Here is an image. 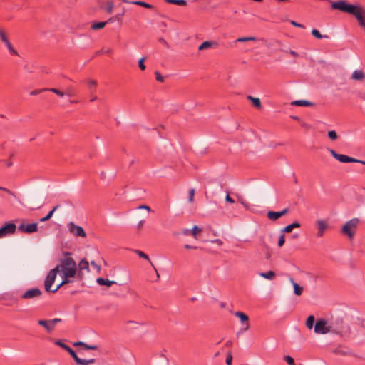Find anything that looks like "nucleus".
Returning <instances> with one entry per match:
<instances>
[{"label": "nucleus", "instance_id": "64", "mask_svg": "<svg viewBox=\"0 0 365 365\" xmlns=\"http://www.w3.org/2000/svg\"><path fill=\"white\" fill-rule=\"evenodd\" d=\"M261 240V242H262L261 245H262L263 247H264L265 248H267V245H266V243H265V242H264V239L261 238V240Z\"/></svg>", "mask_w": 365, "mask_h": 365}, {"label": "nucleus", "instance_id": "11", "mask_svg": "<svg viewBox=\"0 0 365 365\" xmlns=\"http://www.w3.org/2000/svg\"><path fill=\"white\" fill-rule=\"evenodd\" d=\"M0 38H1V41L7 47V48H8V50L9 51V53L11 55H14V56H18L19 55L17 51L13 47L11 43L10 42L9 39L8 38L6 32L4 30H2V29H0Z\"/></svg>", "mask_w": 365, "mask_h": 365}, {"label": "nucleus", "instance_id": "47", "mask_svg": "<svg viewBox=\"0 0 365 365\" xmlns=\"http://www.w3.org/2000/svg\"><path fill=\"white\" fill-rule=\"evenodd\" d=\"M84 349L87 350H96L98 349V346L96 345H88L86 344L84 345Z\"/></svg>", "mask_w": 365, "mask_h": 365}, {"label": "nucleus", "instance_id": "10", "mask_svg": "<svg viewBox=\"0 0 365 365\" xmlns=\"http://www.w3.org/2000/svg\"><path fill=\"white\" fill-rule=\"evenodd\" d=\"M68 231L76 237H86V233L83 228L81 226L76 225L74 222H69L67 225Z\"/></svg>", "mask_w": 365, "mask_h": 365}, {"label": "nucleus", "instance_id": "19", "mask_svg": "<svg viewBox=\"0 0 365 365\" xmlns=\"http://www.w3.org/2000/svg\"><path fill=\"white\" fill-rule=\"evenodd\" d=\"M100 8L110 14L113 11L114 4L112 1H107L104 3V5H101Z\"/></svg>", "mask_w": 365, "mask_h": 365}, {"label": "nucleus", "instance_id": "60", "mask_svg": "<svg viewBox=\"0 0 365 365\" xmlns=\"http://www.w3.org/2000/svg\"><path fill=\"white\" fill-rule=\"evenodd\" d=\"M139 208H140V209H145V210H148V211H150V210H150V207L149 206H148V205H141V206H140V207H139Z\"/></svg>", "mask_w": 365, "mask_h": 365}, {"label": "nucleus", "instance_id": "5", "mask_svg": "<svg viewBox=\"0 0 365 365\" xmlns=\"http://www.w3.org/2000/svg\"><path fill=\"white\" fill-rule=\"evenodd\" d=\"M359 220L353 218L345 223L342 227L341 232L343 235L348 236L349 239H353L359 225Z\"/></svg>", "mask_w": 365, "mask_h": 365}, {"label": "nucleus", "instance_id": "63", "mask_svg": "<svg viewBox=\"0 0 365 365\" xmlns=\"http://www.w3.org/2000/svg\"><path fill=\"white\" fill-rule=\"evenodd\" d=\"M159 41H160V42H161L162 43H163V44H165V45L168 46V43H167V41H166L164 38H160L159 39Z\"/></svg>", "mask_w": 365, "mask_h": 365}, {"label": "nucleus", "instance_id": "62", "mask_svg": "<svg viewBox=\"0 0 365 365\" xmlns=\"http://www.w3.org/2000/svg\"><path fill=\"white\" fill-rule=\"evenodd\" d=\"M182 233L185 235H189L190 233H191V230H188V229H185L183 230Z\"/></svg>", "mask_w": 365, "mask_h": 365}, {"label": "nucleus", "instance_id": "58", "mask_svg": "<svg viewBox=\"0 0 365 365\" xmlns=\"http://www.w3.org/2000/svg\"><path fill=\"white\" fill-rule=\"evenodd\" d=\"M85 344H85L84 342L78 341V342H76V343L74 344V346H83V347L84 348V345H85Z\"/></svg>", "mask_w": 365, "mask_h": 365}, {"label": "nucleus", "instance_id": "18", "mask_svg": "<svg viewBox=\"0 0 365 365\" xmlns=\"http://www.w3.org/2000/svg\"><path fill=\"white\" fill-rule=\"evenodd\" d=\"M301 225L298 222H294L290 225H287L284 227L282 230L281 232L282 233H289L291 232L294 228H299L300 227Z\"/></svg>", "mask_w": 365, "mask_h": 365}, {"label": "nucleus", "instance_id": "15", "mask_svg": "<svg viewBox=\"0 0 365 365\" xmlns=\"http://www.w3.org/2000/svg\"><path fill=\"white\" fill-rule=\"evenodd\" d=\"M234 314H235V316H236L237 317H238L240 319L242 323L247 322L249 320V317L242 312L237 311V312H235ZM248 328H249V324H248V323H247V327H245V330H247Z\"/></svg>", "mask_w": 365, "mask_h": 365}, {"label": "nucleus", "instance_id": "21", "mask_svg": "<svg viewBox=\"0 0 365 365\" xmlns=\"http://www.w3.org/2000/svg\"><path fill=\"white\" fill-rule=\"evenodd\" d=\"M292 105L296 106H313L314 103L306 100H297L292 102Z\"/></svg>", "mask_w": 365, "mask_h": 365}, {"label": "nucleus", "instance_id": "61", "mask_svg": "<svg viewBox=\"0 0 365 365\" xmlns=\"http://www.w3.org/2000/svg\"><path fill=\"white\" fill-rule=\"evenodd\" d=\"M110 51H111V50H110V49L106 50V51H98V52L96 53V55H98V54H100V53H109Z\"/></svg>", "mask_w": 365, "mask_h": 365}, {"label": "nucleus", "instance_id": "36", "mask_svg": "<svg viewBox=\"0 0 365 365\" xmlns=\"http://www.w3.org/2000/svg\"><path fill=\"white\" fill-rule=\"evenodd\" d=\"M45 90L48 91H51L52 93H56L57 96H60V97H63V96H65V93L57 89V88H45Z\"/></svg>", "mask_w": 365, "mask_h": 365}, {"label": "nucleus", "instance_id": "13", "mask_svg": "<svg viewBox=\"0 0 365 365\" xmlns=\"http://www.w3.org/2000/svg\"><path fill=\"white\" fill-rule=\"evenodd\" d=\"M289 212L288 208H285L283 210L280 212H274V211H269L267 214V217L272 221H275L280 218L281 217L284 216V215L287 214Z\"/></svg>", "mask_w": 365, "mask_h": 365}, {"label": "nucleus", "instance_id": "33", "mask_svg": "<svg viewBox=\"0 0 365 365\" xmlns=\"http://www.w3.org/2000/svg\"><path fill=\"white\" fill-rule=\"evenodd\" d=\"M312 34L317 38L318 39H322L323 38H328V36L327 35H322L321 33L319 32V30L316 29H313L312 30Z\"/></svg>", "mask_w": 365, "mask_h": 365}, {"label": "nucleus", "instance_id": "59", "mask_svg": "<svg viewBox=\"0 0 365 365\" xmlns=\"http://www.w3.org/2000/svg\"><path fill=\"white\" fill-rule=\"evenodd\" d=\"M145 223V220H140L138 224V229H140Z\"/></svg>", "mask_w": 365, "mask_h": 365}, {"label": "nucleus", "instance_id": "53", "mask_svg": "<svg viewBox=\"0 0 365 365\" xmlns=\"http://www.w3.org/2000/svg\"><path fill=\"white\" fill-rule=\"evenodd\" d=\"M91 266L95 267L98 271L101 269V267L98 265L94 261H91Z\"/></svg>", "mask_w": 365, "mask_h": 365}, {"label": "nucleus", "instance_id": "46", "mask_svg": "<svg viewBox=\"0 0 365 365\" xmlns=\"http://www.w3.org/2000/svg\"><path fill=\"white\" fill-rule=\"evenodd\" d=\"M225 362H226V364H227V365H232V354H231L230 353H229V354L227 355Z\"/></svg>", "mask_w": 365, "mask_h": 365}, {"label": "nucleus", "instance_id": "45", "mask_svg": "<svg viewBox=\"0 0 365 365\" xmlns=\"http://www.w3.org/2000/svg\"><path fill=\"white\" fill-rule=\"evenodd\" d=\"M201 229L199 228L197 225L194 226V227L191 230L192 235L196 237L197 233L201 232Z\"/></svg>", "mask_w": 365, "mask_h": 365}, {"label": "nucleus", "instance_id": "14", "mask_svg": "<svg viewBox=\"0 0 365 365\" xmlns=\"http://www.w3.org/2000/svg\"><path fill=\"white\" fill-rule=\"evenodd\" d=\"M318 232H317V237H322L324 234L325 230L328 227V224L327 222L322 220H318L317 221Z\"/></svg>", "mask_w": 365, "mask_h": 365}, {"label": "nucleus", "instance_id": "9", "mask_svg": "<svg viewBox=\"0 0 365 365\" xmlns=\"http://www.w3.org/2000/svg\"><path fill=\"white\" fill-rule=\"evenodd\" d=\"M58 272V268H53L48 273L44 281V287L46 292H51V286L55 282Z\"/></svg>", "mask_w": 365, "mask_h": 365}, {"label": "nucleus", "instance_id": "50", "mask_svg": "<svg viewBox=\"0 0 365 365\" xmlns=\"http://www.w3.org/2000/svg\"><path fill=\"white\" fill-rule=\"evenodd\" d=\"M290 24L296 27H299V28H304V25L299 24V23H297V21H293V20H291L290 21Z\"/></svg>", "mask_w": 365, "mask_h": 365}, {"label": "nucleus", "instance_id": "24", "mask_svg": "<svg viewBox=\"0 0 365 365\" xmlns=\"http://www.w3.org/2000/svg\"><path fill=\"white\" fill-rule=\"evenodd\" d=\"M59 207H60L59 205H56L45 217L40 219V222H43L49 220L52 217L54 212L56 210H58Z\"/></svg>", "mask_w": 365, "mask_h": 365}, {"label": "nucleus", "instance_id": "34", "mask_svg": "<svg viewBox=\"0 0 365 365\" xmlns=\"http://www.w3.org/2000/svg\"><path fill=\"white\" fill-rule=\"evenodd\" d=\"M76 276H67L66 274H62L63 280L61 282V285H64L68 283L72 282V280L70 279V278L75 277Z\"/></svg>", "mask_w": 365, "mask_h": 365}, {"label": "nucleus", "instance_id": "4", "mask_svg": "<svg viewBox=\"0 0 365 365\" xmlns=\"http://www.w3.org/2000/svg\"><path fill=\"white\" fill-rule=\"evenodd\" d=\"M55 344L59 346H61L62 349L66 350L69 353V354L71 356V357L73 359L76 364L78 365H88L91 364H93L96 362L95 359H80L78 355L76 354V351L73 350L67 344L61 342V341H56Z\"/></svg>", "mask_w": 365, "mask_h": 365}, {"label": "nucleus", "instance_id": "16", "mask_svg": "<svg viewBox=\"0 0 365 365\" xmlns=\"http://www.w3.org/2000/svg\"><path fill=\"white\" fill-rule=\"evenodd\" d=\"M38 324L43 326L48 333H51L53 331V327L49 320L39 319Z\"/></svg>", "mask_w": 365, "mask_h": 365}, {"label": "nucleus", "instance_id": "51", "mask_svg": "<svg viewBox=\"0 0 365 365\" xmlns=\"http://www.w3.org/2000/svg\"><path fill=\"white\" fill-rule=\"evenodd\" d=\"M46 91V90H45V88H43V89H41V90H34V91H32L30 93V94H31V96H36V95L39 94V93H41L42 91Z\"/></svg>", "mask_w": 365, "mask_h": 365}, {"label": "nucleus", "instance_id": "43", "mask_svg": "<svg viewBox=\"0 0 365 365\" xmlns=\"http://www.w3.org/2000/svg\"><path fill=\"white\" fill-rule=\"evenodd\" d=\"M155 79L158 82L163 83L165 81V78L160 74L159 71L155 72Z\"/></svg>", "mask_w": 365, "mask_h": 365}, {"label": "nucleus", "instance_id": "3", "mask_svg": "<svg viewBox=\"0 0 365 365\" xmlns=\"http://www.w3.org/2000/svg\"><path fill=\"white\" fill-rule=\"evenodd\" d=\"M340 328H334V323L331 322L329 325H327V322L324 319H318L314 325V332L319 334H325L330 331L335 333H339Z\"/></svg>", "mask_w": 365, "mask_h": 365}, {"label": "nucleus", "instance_id": "29", "mask_svg": "<svg viewBox=\"0 0 365 365\" xmlns=\"http://www.w3.org/2000/svg\"><path fill=\"white\" fill-rule=\"evenodd\" d=\"M88 89H89L91 95H93V93L96 91V86H97L96 81L89 80L88 81Z\"/></svg>", "mask_w": 365, "mask_h": 365}, {"label": "nucleus", "instance_id": "17", "mask_svg": "<svg viewBox=\"0 0 365 365\" xmlns=\"http://www.w3.org/2000/svg\"><path fill=\"white\" fill-rule=\"evenodd\" d=\"M218 46V43L215 41H206L202 42L198 47L199 51H202L205 49H207L209 48H211L212 46L217 47Z\"/></svg>", "mask_w": 365, "mask_h": 365}, {"label": "nucleus", "instance_id": "35", "mask_svg": "<svg viewBox=\"0 0 365 365\" xmlns=\"http://www.w3.org/2000/svg\"><path fill=\"white\" fill-rule=\"evenodd\" d=\"M257 38L255 37H241L237 39V42H246V41H255Z\"/></svg>", "mask_w": 365, "mask_h": 365}, {"label": "nucleus", "instance_id": "54", "mask_svg": "<svg viewBox=\"0 0 365 365\" xmlns=\"http://www.w3.org/2000/svg\"><path fill=\"white\" fill-rule=\"evenodd\" d=\"M184 247L187 250H195V249H197V247L192 246V245H188V244L185 245Z\"/></svg>", "mask_w": 365, "mask_h": 365}, {"label": "nucleus", "instance_id": "1", "mask_svg": "<svg viewBox=\"0 0 365 365\" xmlns=\"http://www.w3.org/2000/svg\"><path fill=\"white\" fill-rule=\"evenodd\" d=\"M330 2L332 9L354 15L356 18L359 25L365 29V19L362 16V9L360 6L349 4L345 0Z\"/></svg>", "mask_w": 365, "mask_h": 365}, {"label": "nucleus", "instance_id": "40", "mask_svg": "<svg viewBox=\"0 0 365 365\" xmlns=\"http://www.w3.org/2000/svg\"><path fill=\"white\" fill-rule=\"evenodd\" d=\"M65 95L68 96H74L76 95V91L73 87L69 86L68 87L66 91L65 92Z\"/></svg>", "mask_w": 365, "mask_h": 365}, {"label": "nucleus", "instance_id": "25", "mask_svg": "<svg viewBox=\"0 0 365 365\" xmlns=\"http://www.w3.org/2000/svg\"><path fill=\"white\" fill-rule=\"evenodd\" d=\"M259 275L267 279L272 280L274 279L276 274L274 271H268L267 272H260Z\"/></svg>", "mask_w": 365, "mask_h": 365}, {"label": "nucleus", "instance_id": "48", "mask_svg": "<svg viewBox=\"0 0 365 365\" xmlns=\"http://www.w3.org/2000/svg\"><path fill=\"white\" fill-rule=\"evenodd\" d=\"M50 321V323L51 324V325L53 326V327L54 328V326L58 323V322H61V319H59V318H54L51 320H49Z\"/></svg>", "mask_w": 365, "mask_h": 365}, {"label": "nucleus", "instance_id": "38", "mask_svg": "<svg viewBox=\"0 0 365 365\" xmlns=\"http://www.w3.org/2000/svg\"><path fill=\"white\" fill-rule=\"evenodd\" d=\"M327 135L331 140H336L338 138V135L335 130L328 131Z\"/></svg>", "mask_w": 365, "mask_h": 365}, {"label": "nucleus", "instance_id": "37", "mask_svg": "<svg viewBox=\"0 0 365 365\" xmlns=\"http://www.w3.org/2000/svg\"><path fill=\"white\" fill-rule=\"evenodd\" d=\"M334 323V328L336 329L337 327L340 328L339 332H341L343 329V320L342 319H337L335 322Z\"/></svg>", "mask_w": 365, "mask_h": 365}, {"label": "nucleus", "instance_id": "42", "mask_svg": "<svg viewBox=\"0 0 365 365\" xmlns=\"http://www.w3.org/2000/svg\"><path fill=\"white\" fill-rule=\"evenodd\" d=\"M285 243V236L284 234L282 232V235L279 236L278 240V246L282 247Z\"/></svg>", "mask_w": 365, "mask_h": 365}, {"label": "nucleus", "instance_id": "28", "mask_svg": "<svg viewBox=\"0 0 365 365\" xmlns=\"http://www.w3.org/2000/svg\"><path fill=\"white\" fill-rule=\"evenodd\" d=\"M78 269L80 270H87L89 271V263L86 259H81L78 263Z\"/></svg>", "mask_w": 365, "mask_h": 365}, {"label": "nucleus", "instance_id": "41", "mask_svg": "<svg viewBox=\"0 0 365 365\" xmlns=\"http://www.w3.org/2000/svg\"><path fill=\"white\" fill-rule=\"evenodd\" d=\"M284 360L289 364V365H295L294 359L290 356H284Z\"/></svg>", "mask_w": 365, "mask_h": 365}, {"label": "nucleus", "instance_id": "30", "mask_svg": "<svg viewBox=\"0 0 365 365\" xmlns=\"http://www.w3.org/2000/svg\"><path fill=\"white\" fill-rule=\"evenodd\" d=\"M130 4L140 6H143L146 9H152L153 8V5H151L148 3H146L145 1H134L130 2Z\"/></svg>", "mask_w": 365, "mask_h": 365}, {"label": "nucleus", "instance_id": "27", "mask_svg": "<svg viewBox=\"0 0 365 365\" xmlns=\"http://www.w3.org/2000/svg\"><path fill=\"white\" fill-rule=\"evenodd\" d=\"M365 78L364 73L359 70H356L352 73V78L355 80H363Z\"/></svg>", "mask_w": 365, "mask_h": 365}, {"label": "nucleus", "instance_id": "22", "mask_svg": "<svg viewBox=\"0 0 365 365\" xmlns=\"http://www.w3.org/2000/svg\"><path fill=\"white\" fill-rule=\"evenodd\" d=\"M294 287V292L296 295L300 296L303 292V287L296 283L293 279H291Z\"/></svg>", "mask_w": 365, "mask_h": 365}, {"label": "nucleus", "instance_id": "39", "mask_svg": "<svg viewBox=\"0 0 365 365\" xmlns=\"http://www.w3.org/2000/svg\"><path fill=\"white\" fill-rule=\"evenodd\" d=\"M135 252L140 257L147 259L152 264V262H150V259L148 255H146L145 253H144L143 252H142L140 250H135Z\"/></svg>", "mask_w": 365, "mask_h": 365}, {"label": "nucleus", "instance_id": "52", "mask_svg": "<svg viewBox=\"0 0 365 365\" xmlns=\"http://www.w3.org/2000/svg\"><path fill=\"white\" fill-rule=\"evenodd\" d=\"M225 201L227 202H229V203H234L235 202V200H233V198H232L229 194H227L226 197H225Z\"/></svg>", "mask_w": 365, "mask_h": 365}, {"label": "nucleus", "instance_id": "44", "mask_svg": "<svg viewBox=\"0 0 365 365\" xmlns=\"http://www.w3.org/2000/svg\"><path fill=\"white\" fill-rule=\"evenodd\" d=\"M144 61H145L144 58H140L138 61V66H139L140 69L142 71H144L146 68Z\"/></svg>", "mask_w": 365, "mask_h": 365}, {"label": "nucleus", "instance_id": "57", "mask_svg": "<svg viewBox=\"0 0 365 365\" xmlns=\"http://www.w3.org/2000/svg\"><path fill=\"white\" fill-rule=\"evenodd\" d=\"M63 285H61V284H59L54 289H51V292H52V293H56Z\"/></svg>", "mask_w": 365, "mask_h": 365}, {"label": "nucleus", "instance_id": "20", "mask_svg": "<svg viewBox=\"0 0 365 365\" xmlns=\"http://www.w3.org/2000/svg\"><path fill=\"white\" fill-rule=\"evenodd\" d=\"M96 282L99 285H101V286L105 285V286H107V287H110L113 284H116V282H115V281H111V280H109L108 279H104V278H102V277H98L96 279Z\"/></svg>", "mask_w": 365, "mask_h": 365}, {"label": "nucleus", "instance_id": "31", "mask_svg": "<svg viewBox=\"0 0 365 365\" xmlns=\"http://www.w3.org/2000/svg\"><path fill=\"white\" fill-rule=\"evenodd\" d=\"M314 317L313 315H309L306 320V326L309 329H312L314 324Z\"/></svg>", "mask_w": 365, "mask_h": 365}, {"label": "nucleus", "instance_id": "7", "mask_svg": "<svg viewBox=\"0 0 365 365\" xmlns=\"http://www.w3.org/2000/svg\"><path fill=\"white\" fill-rule=\"evenodd\" d=\"M16 230V226L13 222H6L0 228V238L14 234Z\"/></svg>", "mask_w": 365, "mask_h": 365}, {"label": "nucleus", "instance_id": "56", "mask_svg": "<svg viewBox=\"0 0 365 365\" xmlns=\"http://www.w3.org/2000/svg\"><path fill=\"white\" fill-rule=\"evenodd\" d=\"M124 10L123 11V12L121 14H118L117 15H115L114 17H115V19L116 20H120V17L123 16L124 15Z\"/></svg>", "mask_w": 365, "mask_h": 365}, {"label": "nucleus", "instance_id": "55", "mask_svg": "<svg viewBox=\"0 0 365 365\" xmlns=\"http://www.w3.org/2000/svg\"><path fill=\"white\" fill-rule=\"evenodd\" d=\"M82 270H80L78 272L76 271V275H77V277L79 279H82L83 277V274L81 272Z\"/></svg>", "mask_w": 365, "mask_h": 365}, {"label": "nucleus", "instance_id": "6", "mask_svg": "<svg viewBox=\"0 0 365 365\" xmlns=\"http://www.w3.org/2000/svg\"><path fill=\"white\" fill-rule=\"evenodd\" d=\"M330 153L335 159L338 160L341 163H360L365 165V161L360 160L346 155L339 154L334 150H330Z\"/></svg>", "mask_w": 365, "mask_h": 365}, {"label": "nucleus", "instance_id": "2", "mask_svg": "<svg viewBox=\"0 0 365 365\" xmlns=\"http://www.w3.org/2000/svg\"><path fill=\"white\" fill-rule=\"evenodd\" d=\"M65 257L60 259V264L55 268H58V272L66 274L67 276H76V263L71 257V253L63 252Z\"/></svg>", "mask_w": 365, "mask_h": 365}, {"label": "nucleus", "instance_id": "32", "mask_svg": "<svg viewBox=\"0 0 365 365\" xmlns=\"http://www.w3.org/2000/svg\"><path fill=\"white\" fill-rule=\"evenodd\" d=\"M166 3L179 5V6H185L187 5V1L185 0H165Z\"/></svg>", "mask_w": 365, "mask_h": 365}, {"label": "nucleus", "instance_id": "12", "mask_svg": "<svg viewBox=\"0 0 365 365\" xmlns=\"http://www.w3.org/2000/svg\"><path fill=\"white\" fill-rule=\"evenodd\" d=\"M18 230L25 233H33L38 230V224L36 222L31 224L22 223L18 227Z\"/></svg>", "mask_w": 365, "mask_h": 365}, {"label": "nucleus", "instance_id": "23", "mask_svg": "<svg viewBox=\"0 0 365 365\" xmlns=\"http://www.w3.org/2000/svg\"><path fill=\"white\" fill-rule=\"evenodd\" d=\"M108 24V21H99V22H93L91 24L92 30H99L106 26Z\"/></svg>", "mask_w": 365, "mask_h": 365}, {"label": "nucleus", "instance_id": "8", "mask_svg": "<svg viewBox=\"0 0 365 365\" xmlns=\"http://www.w3.org/2000/svg\"><path fill=\"white\" fill-rule=\"evenodd\" d=\"M42 295V292L40 289L35 287L26 290L22 294L20 295L21 299H34L39 298Z\"/></svg>", "mask_w": 365, "mask_h": 365}, {"label": "nucleus", "instance_id": "49", "mask_svg": "<svg viewBox=\"0 0 365 365\" xmlns=\"http://www.w3.org/2000/svg\"><path fill=\"white\" fill-rule=\"evenodd\" d=\"M194 195H195V190L194 189H191L189 191V201L190 202H192L193 201Z\"/></svg>", "mask_w": 365, "mask_h": 365}, {"label": "nucleus", "instance_id": "26", "mask_svg": "<svg viewBox=\"0 0 365 365\" xmlns=\"http://www.w3.org/2000/svg\"><path fill=\"white\" fill-rule=\"evenodd\" d=\"M247 99L251 101L252 103V105L256 108H260L262 107L261 101L258 98H254L252 96H248Z\"/></svg>", "mask_w": 365, "mask_h": 365}]
</instances>
